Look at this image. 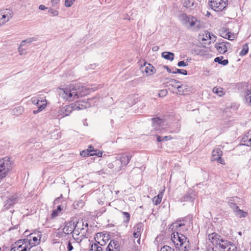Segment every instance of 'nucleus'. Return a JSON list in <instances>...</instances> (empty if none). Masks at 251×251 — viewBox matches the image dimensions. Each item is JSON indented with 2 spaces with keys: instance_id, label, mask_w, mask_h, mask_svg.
I'll list each match as a JSON object with an SVG mask.
<instances>
[{
  "instance_id": "obj_37",
  "label": "nucleus",
  "mask_w": 251,
  "mask_h": 251,
  "mask_svg": "<svg viewBox=\"0 0 251 251\" xmlns=\"http://www.w3.org/2000/svg\"><path fill=\"white\" fill-rule=\"evenodd\" d=\"M62 208H61V205H59L57 206V208L56 210H54L53 211L52 213L51 214L52 218H55L57 217L59 213H60L61 211Z\"/></svg>"
},
{
  "instance_id": "obj_30",
  "label": "nucleus",
  "mask_w": 251,
  "mask_h": 251,
  "mask_svg": "<svg viewBox=\"0 0 251 251\" xmlns=\"http://www.w3.org/2000/svg\"><path fill=\"white\" fill-rule=\"evenodd\" d=\"M16 196H12L11 198H9L6 201L5 206H6V208H8L9 206H11L15 202V201H16Z\"/></svg>"
},
{
  "instance_id": "obj_39",
  "label": "nucleus",
  "mask_w": 251,
  "mask_h": 251,
  "mask_svg": "<svg viewBox=\"0 0 251 251\" xmlns=\"http://www.w3.org/2000/svg\"><path fill=\"white\" fill-rule=\"evenodd\" d=\"M176 94L180 95H185V90L183 89V85L180 84L178 87Z\"/></svg>"
},
{
  "instance_id": "obj_20",
  "label": "nucleus",
  "mask_w": 251,
  "mask_h": 251,
  "mask_svg": "<svg viewBox=\"0 0 251 251\" xmlns=\"http://www.w3.org/2000/svg\"><path fill=\"white\" fill-rule=\"evenodd\" d=\"M105 236L102 233H98L95 237V241L100 246H103L105 244L106 241L104 240Z\"/></svg>"
},
{
  "instance_id": "obj_4",
  "label": "nucleus",
  "mask_w": 251,
  "mask_h": 251,
  "mask_svg": "<svg viewBox=\"0 0 251 251\" xmlns=\"http://www.w3.org/2000/svg\"><path fill=\"white\" fill-rule=\"evenodd\" d=\"M11 164L12 161L9 157L5 156L0 159V179L5 177L11 170Z\"/></svg>"
},
{
  "instance_id": "obj_14",
  "label": "nucleus",
  "mask_w": 251,
  "mask_h": 251,
  "mask_svg": "<svg viewBox=\"0 0 251 251\" xmlns=\"http://www.w3.org/2000/svg\"><path fill=\"white\" fill-rule=\"evenodd\" d=\"M108 167L112 169L115 172H119L123 166L118 159L117 157H115L111 163L108 164Z\"/></svg>"
},
{
  "instance_id": "obj_54",
  "label": "nucleus",
  "mask_w": 251,
  "mask_h": 251,
  "mask_svg": "<svg viewBox=\"0 0 251 251\" xmlns=\"http://www.w3.org/2000/svg\"><path fill=\"white\" fill-rule=\"evenodd\" d=\"M31 101L32 103L37 105L39 104L40 100L38 99H37L35 97H33L31 98Z\"/></svg>"
},
{
  "instance_id": "obj_57",
  "label": "nucleus",
  "mask_w": 251,
  "mask_h": 251,
  "mask_svg": "<svg viewBox=\"0 0 251 251\" xmlns=\"http://www.w3.org/2000/svg\"><path fill=\"white\" fill-rule=\"evenodd\" d=\"M246 135L249 138V142H251V130H250Z\"/></svg>"
},
{
  "instance_id": "obj_33",
  "label": "nucleus",
  "mask_w": 251,
  "mask_h": 251,
  "mask_svg": "<svg viewBox=\"0 0 251 251\" xmlns=\"http://www.w3.org/2000/svg\"><path fill=\"white\" fill-rule=\"evenodd\" d=\"M223 58V56L220 57H217L215 58L214 61L216 62H218L219 64H222L223 65H226L228 63V60L225 59L222 60V59Z\"/></svg>"
},
{
  "instance_id": "obj_26",
  "label": "nucleus",
  "mask_w": 251,
  "mask_h": 251,
  "mask_svg": "<svg viewBox=\"0 0 251 251\" xmlns=\"http://www.w3.org/2000/svg\"><path fill=\"white\" fill-rule=\"evenodd\" d=\"M174 56V54L171 52L164 51L162 53V57L168 60L173 61Z\"/></svg>"
},
{
  "instance_id": "obj_52",
  "label": "nucleus",
  "mask_w": 251,
  "mask_h": 251,
  "mask_svg": "<svg viewBox=\"0 0 251 251\" xmlns=\"http://www.w3.org/2000/svg\"><path fill=\"white\" fill-rule=\"evenodd\" d=\"M152 201L154 204L157 205L158 204L160 203L161 201L160 200V199H158V197H154L152 199Z\"/></svg>"
},
{
  "instance_id": "obj_27",
  "label": "nucleus",
  "mask_w": 251,
  "mask_h": 251,
  "mask_svg": "<svg viewBox=\"0 0 251 251\" xmlns=\"http://www.w3.org/2000/svg\"><path fill=\"white\" fill-rule=\"evenodd\" d=\"M41 102H42V104L38 107V109L36 110H34L33 111V113L34 114H36L39 113L40 112L42 111L43 110H44L46 108V107L47 105V100H41Z\"/></svg>"
},
{
  "instance_id": "obj_18",
  "label": "nucleus",
  "mask_w": 251,
  "mask_h": 251,
  "mask_svg": "<svg viewBox=\"0 0 251 251\" xmlns=\"http://www.w3.org/2000/svg\"><path fill=\"white\" fill-rule=\"evenodd\" d=\"M120 250L119 243L114 240L110 241L106 248V251H120Z\"/></svg>"
},
{
  "instance_id": "obj_35",
  "label": "nucleus",
  "mask_w": 251,
  "mask_h": 251,
  "mask_svg": "<svg viewBox=\"0 0 251 251\" xmlns=\"http://www.w3.org/2000/svg\"><path fill=\"white\" fill-rule=\"evenodd\" d=\"M248 50H249V47H248V45L247 44L243 45L242 46V50H241V51L240 52V55L241 56H244V55H246L248 53Z\"/></svg>"
},
{
  "instance_id": "obj_56",
  "label": "nucleus",
  "mask_w": 251,
  "mask_h": 251,
  "mask_svg": "<svg viewBox=\"0 0 251 251\" xmlns=\"http://www.w3.org/2000/svg\"><path fill=\"white\" fill-rule=\"evenodd\" d=\"M33 233L29 234L30 238H32L33 241L34 242V244H36L38 243V238L35 236H32Z\"/></svg>"
},
{
  "instance_id": "obj_23",
  "label": "nucleus",
  "mask_w": 251,
  "mask_h": 251,
  "mask_svg": "<svg viewBox=\"0 0 251 251\" xmlns=\"http://www.w3.org/2000/svg\"><path fill=\"white\" fill-rule=\"evenodd\" d=\"M66 108L64 111V117L65 116H68L71 113L73 110H76L75 106L74 103H71L68 106H65Z\"/></svg>"
},
{
  "instance_id": "obj_38",
  "label": "nucleus",
  "mask_w": 251,
  "mask_h": 251,
  "mask_svg": "<svg viewBox=\"0 0 251 251\" xmlns=\"http://www.w3.org/2000/svg\"><path fill=\"white\" fill-rule=\"evenodd\" d=\"M76 244V242L75 241L74 239L73 241H69L67 246L68 251H71L73 249V244Z\"/></svg>"
},
{
  "instance_id": "obj_43",
  "label": "nucleus",
  "mask_w": 251,
  "mask_h": 251,
  "mask_svg": "<svg viewBox=\"0 0 251 251\" xmlns=\"http://www.w3.org/2000/svg\"><path fill=\"white\" fill-rule=\"evenodd\" d=\"M33 41H34V40L32 38H29V39H26V40H23L21 42L20 46L23 47V46L25 45V43L30 44Z\"/></svg>"
},
{
  "instance_id": "obj_8",
  "label": "nucleus",
  "mask_w": 251,
  "mask_h": 251,
  "mask_svg": "<svg viewBox=\"0 0 251 251\" xmlns=\"http://www.w3.org/2000/svg\"><path fill=\"white\" fill-rule=\"evenodd\" d=\"M152 121L153 127L156 131H160L161 133L165 129L166 122L162 119L159 118H155L152 119Z\"/></svg>"
},
{
  "instance_id": "obj_1",
  "label": "nucleus",
  "mask_w": 251,
  "mask_h": 251,
  "mask_svg": "<svg viewBox=\"0 0 251 251\" xmlns=\"http://www.w3.org/2000/svg\"><path fill=\"white\" fill-rule=\"evenodd\" d=\"M90 92V89L85 86L70 85L64 88V100L72 101L88 95Z\"/></svg>"
},
{
  "instance_id": "obj_6",
  "label": "nucleus",
  "mask_w": 251,
  "mask_h": 251,
  "mask_svg": "<svg viewBox=\"0 0 251 251\" xmlns=\"http://www.w3.org/2000/svg\"><path fill=\"white\" fill-rule=\"evenodd\" d=\"M227 4V0H209V6L216 12L222 11Z\"/></svg>"
},
{
  "instance_id": "obj_49",
  "label": "nucleus",
  "mask_w": 251,
  "mask_h": 251,
  "mask_svg": "<svg viewBox=\"0 0 251 251\" xmlns=\"http://www.w3.org/2000/svg\"><path fill=\"white\" fill-rule=\"evenodd\" d=\"M62 232L63 229H58V231H57L55 233V236L58 237L59 238H61L63 235Z\"/></svg>"
},
{
  "instance_id": "obj_2",
  "label": "nucleus",
  "mask_w": 251,
  "mask_h": 251,
  "mask_svg": "<svg viewBox=\"0 0 251 251\" xmlns=\"http://www.w3.org/2000/svg\"><path fill=\"white\" fill-rule=\"evenodd\" d=\"M75 221L72 220L66 223L64 227V233L69 234L74 232L77 235L81 234L82 236H85L88 231V224H84L82 222H78L75 225Z\"/></svg>"
},
{
  "instance_id": "obj_55",
  "label": "nucleus",
  "mask_w": 251,
  "mask_h": 251,
  "mask_svg": "<svg viewBox=\"0 0 251 251\" xmlns=\"http://www.w3.org/2000/svg\"><path fill=\"white\" fill-rule=\"evenodd\" d=\"M188 65V63H186L184 61H180L178 62L177 63V66L179 67H185V66H187Z\"/></svg>"
},
{
  "instance_id": "obj_31",
  "label": "nucleus",
  "mask_w": 251,
  "mask_h": 251,
  "mask_svg": "<svg viewBox=\"0 0 251 251\" xmlns=\"http://www.w3.org/2000/svg\"><path fill=\"white\" fill-rule=\"evenodd\" d=\"M25 245L23 244V241L20 240L15 242V245L12 248H18V251H20L22 248H24Z\"/></svg>"
},
{
  "instance_id": "obj_25",
  "label": "nucleus",
  "mask_w": 251,
  "mask_h": 251,
  "mask_svg": "<svg viewBox=\"0 0 251 251\" xmlns=\"http://www.w3.org/2000/svg\"><path fill=\"white\" fill-rule=\"evenodd\" d=\"M212 92L220 97H222L225 94L224 89L220 87H214L212 89Z\"/></svg>"
},
{
  "instance_id": "obj_11",
  "label": "nucleus",
  "mask_w": 251,
  "mask_h": 251,
  "mask_svg": "<svg viewBox=\"0 0 251 251\" xmlns=\"http://www.w3.org/2000/svg\"><path fill=\"white\" fill-rule=\"evenodd\" d=\"M219 31L222 37L229 40H233L236 37L235 34L230 32L229 29L226 27H222Z\"/></svg>"
},
{
  "instance_id": "obj_19",
  "label": "nucleus",
  "mask_w": 251,
  "mask_h": 251,
  "mask_svg": "<svg viewBox=\"0 0 251 251\" xmlns=\"http://www.w3.org/2000/svg\"><path fill=\"white\" fill-rule=\"evenodd\" d=\"M131 158L132 155L130 154H123L120 157L118 158V159L121 163L122 166L124 167L128 164Z\"/></svg>"
},
{
  "instance_id": "obj_64",
  "label": "nucleus",
  "mask_w": 251,
  "mask_h": 251,
  "mask_svg": "<svg viewBox=\"0 0 251 251\" xmlns=\"http://www.w3.org/2000/svg\"><path fill=\"white\" fill-rule=\"evenodd\" d=\"M159 48L158 46H154L152 48V50L153 51H156L158 50Z\"/></svg>"
},
{
  "instance_id": "obj_29",
  "label": "nucleus",
  "mask_w": 251,
  "mask_h": 251,
  "mask_svg": "<svg viewBox=\"0 0 251 251\" xmlns=\"http://www.w3.org/2000/svg\"><path fill=\"white\" fill-rule=\"evenodd\" d=\"M216 39V37L213 35V34H211L209 32H207L205 33V37L203 38L202 40H209V44L212 42H214L215 41Z\"/></svg>"
},
{
  "instance_id": "obj_45",
  "label": "nucleus",
  "mask_w": 251,
  "mask_h": 251,
  "mask_svg": "<svg viewBox=\"0 0 251 251\" xmlns=\"http://www.w3.org/2000/svg\"><path fill=\"white\" fill-rule=\"evenodd\" d=\"M160 251H174V250L168 246H164L161 248Z\"/></svg>"
},
{
  "instance_id": "obj_15",
  "label": "nucleus",
  "mask_w": 251,
  "mask_h": 251,
  "mask_svg": "<svg viewBox=\"0 0 251 251\" xmlns=\"http://www.w3.org/2000/svg\"><path fill=\"white\" fill-rule=\"evenodd\" d=\"M208 239L213 244H216L219 246L221 243V242L223 240L222 237L216 233H212L209 234Z\"/></svg>"
},
{
  "instance_id": "obj_44",
  "label": "nucleus",
  "mask_w": 251,
  "mask_h": 251,
  "mask_svg": "<svg viewBox=\"0 0 251 251\" xmlns=\"http://www.w3.org/2000/svg\"><path fill=\"white\" fill-rule=\"evenodd\" d=\"M167 93L168 92L166 89L161 90L159 91L158 93V96L160 97H164L167 95Z\"/></svg>"
},
{
  "instance_id": "obj_53",
  "label": "nucleus",
  "mask_w": 251,
  "mask_h": 251,
  "mask_svg": "<svg viewBox=\"0 0 251 251\" xmlns=\"http://www.w3.org/2000/svg\"><path fill=\"white\" fill-rule=\"evenodd\" d=\"M18 52L19 54L21 55L26 54V52L25 51V50L24 49H23L22 47L21 46H20L18 48Z\"/></svg>"
},
{
  "instance_id": "obj_5",
  "label": "nucleus",
  "mask_w": 251,
  "mask_h": 251,
  "mask_svg": "<svg viewBox=\"0 0 251 251\" xmlns=\"http://www.w3.org/2000/svg\"><path fill=\"white\" fill-rule=\"evenodd\" d=\"M237 198V197L228 198L226 199V201L230 207L233 209L234 214L237 217L240 218L246 217L248 215V213L239 209V207L233 202Z\"/></svg>"
},
{
  "instance_id": "obj_63",
  "label": "nucleus",
  "mask_w": 251,
  "mask_h": 251,
  "mask_svg": "<svg viewBox=\"0 0 251 251\" xmlns=\"http://www.w3.org/2000/svg\"><path fill=\"white\" fill-rule=\"evenodd\" d=\"M156 138H157V141L158 142H161L163 141L162 138L159 135H157Z\"/></svg>"
},
{
  "instance_id": "obj_59",
  "label": "nucleus",
  "mask_w": 251,
  "mask_h": 251,
  "mask_svg": "<svg viewBox=\"0 0 251 251\" xmlns=\"http://www.w3.org/2000/svg\"><path fill=\"white\" fill-rule=\"evenodd\" d=\"M163 69H166L167 72L170 73H172L173 72L171 71V70L167 66H163L162 67Z\"/></svg>"
},
{
  "instance_id": "obj_22",
  "label": "nucleus",
  "mask_w": 251,
  "mask_h": 251,
  "mask_svg": "<svg viewBox=\"0 0 251 251\" xmlns=\"http://www.w3.org/2000/svg\"><path fill=\"white\" fill-rule=\"evenodd\" d=\"M194 196L195 194L192 191H189L187 194L181 198V201H192Z\"/></svg>"
},
{
  "instance_id": "obj_9",
  "label": "nucleus",
  "mask_w": 251,
  "mask_h": 251,
  "mask_svg": "<svg viewBox=\"0 0 251 251\" xmlns=\"http://www.w3.org/2000/svg\"><path fill=\"white\" fill-rule=\"evenodd\" d=\"M219 247L224 250V251H237L236 245L231 242L226 240L223 239Z\"/></svg>"
},
{
  "instance_id": "obj_28",
  "label": "nucleus",
  "mask_w": 251,
  "mask_h": 251,
  "mask_svg": "<svg viewBox=\"0 0 251 251\" xmlns=\"http://www.w3.org/2000/svg\"><path fill=\"white\" fill-rule=\"evenodd\" d=\"M169 86H172L174 88L177 89L180 85L181 82L178 80L174 79H170L169 81H167Z\"/></svg>"
},
{
  "instance_id": "obj_62",
  "label": "nucleus",
  "mask_w": 251,
  "mask_h": 251,
  "mask_svg": "<svg viewBox=\"0 0 251 251\" xmlns=\"http://www.w3.org/2000/svg\"><path fill=\"white\" fill-rule=\"evenodd\" d=\"M171 139L170 136H165L162 137L163 140H168Z\"/></svg>"
},
{
  "instance_id": "obj_50",
  "label": "nucleus",
  "mask_w": 251,
  "mask_h": 251,
  "mask_svg": "<svg viewBox=\"0 0 251 251\" xmlns=\"http://www.w3.org/2000/svg\"><path fill=\"white\" fill-rule=\"evenodd\" d=\"M89 151H87V150H84L80 152V155L82 157H86L89 156L90 155V153H88Z\"/></svg>"
},
{
  "instance_id": "obj_36",
  "label": "nucleus",
  "mask_w": 251,
  "mask_h": 251,
  "mask_svg": "<svg viewBox=\"0 0 251 251\" xmlns=\"http://www.w3.org/2000/svg\"><path fill=\"white\" fill-rule=\"evenodd\" d=\"M245 100L246 102L251 105V91L247 90L246 92Z\"/></svg>"
},
{
  "instance_id": "obj_60",
  "label": "nucleus",
  "mask_w": 251,
  "mask_h": 251,
  "mask_svg": "<svg viewBox=\"0 0 251 251\" xmlns=\"http://www.w3.org/2000/svg\"><path fill=\"white\" fill-rule=\"evenodd\" d=\"M163 194V192H160L159 193L158 195L155 197H158V199H160V200L161 201L162 198Z\"/></svg>"
},
{
  "instance_id": "obj_17",
  "label": "nucleus",
  "mask_w": 251,
  "mask_h": 251,
  "mask_svg": "<svg viewBox=\"0 0 251 251\" xmlns=\"http://www.w3.org/2000/svg\"><path fill=\"white\" fill-rule=\"evenodd\" d=\"M193 17L191 15H187L186 14H182L179 16V19L183 25L188 28Z\"/></svg>"
},
{
  "instance_id": "obj_12",
  "label": "nucleus",
  "mask_w": 251,
  "mask_h": 251,
  "mask_svg": "<svg viewBox=\"0 0 251 251\" xmlns=\"http://www.w3.org/2000/svg\"><path fill=\"white\" fill-rule=\"evenodd\" d=\"M133 236L135 238H138L137 242L138 244H140V237L143 230V225L142 223H140L135 225L133 228Z\"/></svg>"
},
{
  "instance_id": "obj_58",
  "label": "nucleus",
  "mask_w": 251,
  "mask_h": 251,
  "mask_svg": "<svg viewBox=\"0 0 251 251\" xmlns=\"http://www.w3.org/2000/svg\"><path fill=\"white\" fill-rule=\"evenodd\" d=\"M39 9L41 10H46V9H48V7H47L46 6H45V5H40L39 6Z\"/></svg>"
},
{
  "instance_id": "obj_51",
  "label": "nucleus",
  "mask_w": 251,
  "mask_h": 251,
  "mask_svg": "<svg viewBox=\"0 0 251 251\" xmlns=\"http://www.w3.org/2000/svg\"><path fill=\"white\" fill-rule=\"evenodd\" d=\"M102 154V152L100 151H98L97 150H96V152H94V153H91V155H97L98 157H101Z\"/></svg>"
},
{
  "instance_id": "obj_34",
  "label": "nucleus",
  "mask_w": 251,
  "mask_h": 251,
  "mask_svg": "<svg viewBox=\"0 0 251 251\" xmlns=\"http://www.w3.org/2000/svg\"><path fill=\"white\" fill-rule=\"evenodd\" d=\"M183 5L187 8H191L193 6L194 1L193 0H182Z\"/></svg>"
},
{
  "instance_id": "obj_7",
  "label": "nucleus",
  "mask_w": 251,
  "mask_h": 251,
  "mask_svg": "<svg viewBox=\"0 0 251 251\" xmlns=\"http://www.w3.org/2000/svg\"><path fill=\"white\" fill-rule=\"evenodd\" d=\"M13 16V11L9 9L0 10V25L8 22Z\"/></svg>"
},
{
  "instance_id": "obj_47",
  "label": "nucleus",
  "mask_w": 251,
  "mask_h": 251,
  "mask_svg": "<svg viewBox=\"0 0 251 251\" xmlns=\"http://www.w3.org/2000/svg\"><path fill=\"white\" fill-rule=\"evenodd\" d=\"M75 0H66L65 5L66 7H70Z\"/></svg>"
},
{
  "instance_id": "obj_48",
  "label": "nucleus",
  "mask_w": 251,
  "mask_h": 251,
  "mask_svg": "<svg viewBox=\"0 0 251 251\" xmlns=\"http://www.w3.org/2000/svg\"><path fill=\"white\" fill-rule=\"evenodd\" d=\"M86 150L87 151H89L88 153H90V155H91V153L96 152V150H95L94 147L90 145L88 147V148Z\"/></svg>"
},
{
  "instance_id": "obj_16",
  "label": "nucleus",
  "mask_w": 251,
  "mask_h": 251,
  "mask_svg": "<svg viewBox=\"0 0 251 251\" xmlns=\"http://www.w3.org/2000/svg\"><path fill=\"white\" fill-rule=\"evenodd\" d=\"M202 23L201 21L197 20L195 17H193L188 28L199 30L202 26Z\"/></svg>"
},
{
  "instance_id": "obj_10",
  "label": "nucleus",
  "mask_w": 251,
  "mask_h": 251,
  "mask_svg": "<svg viewBox=\"0 0 251 251\" xmlns=\"http://www.w3.org/2000/svg\"><path fill=\"white\" fill-rule=\"evenodd\" d=\"M223 155V152L220 149H214L212 153L211 160L217 161L221 164L225 163L224 161L221 158Z\"/></svg>"
},
{
  "instance_id": "obj_21",
  "label": "nucleus",
  "mask_w": 251,
  "mask_h": 251,
  "mask_svg": "<svg viewBox=\"0 0 251 251\" xmlns=\"http://www.w3.org/2000/svg\"><path fill=\"white\" fill-rule=\"evenodd\" d=\"M156 69L153 66L148 64V66L146 67L144 71L147 75H152L156 73Z\"/></svg>"
},
{
  "instance_id": "obj_42",
  "label": "nucleus",
  "mask_w": 251,
  "mask_h": 251,
  "mask_svg": "<svg viewBox=\"0 0 251 251\" xmlns=\"http://www.w3.org/2000/svg\"><path fill=\"white\" fill-rule=\"evenodd\" d=\"M242 141L248 146L251 145V142H249V138L246 134L242 138Z\"/></svg>"
},
{
  "instance_id": "obj_61",
  "label": "nucleus",
  "mask_w": 251,
  "mask_h": 251,
  "mask_svg": "<svg viewBox=\"0 0 251 251\" xmlns=\"http://www.w3.org/2000/svg\"><path fill=\"white\" fill-rule=\"evenodd\" d=\"M183 89L185 90V94L189 91V90H188V87L186 85H183Z\"/></svg>"
},
{
  "instance_id": "obj_13",
  "label": "nucleus",
  "mask_w": 251,
  "mask_h": 251,
  "mask_svg": "<svg viewBox=\"0 0 251 251\" xmlns=\"http://www.w3.org/2000/svg\"><path fill=\"white\" fill-rule=\"evenodd\" d=\"M215 46L219 53L223 54L227 51V49L230 48V44L227 42H221L216 44Z\"/></svg>"
},
{
  "instance_id": "obj_41",
  "label": "nucleus",
  "mask_w": 251,
  "mask_h": 251,
  "mask_svg": "<svg viewBox=\"0 0 251 251\" xmlns=\"http://www.w3.org/2000/svg\"><path fill=\"white\" fill-rule=\"evenodd\" d=\"M48 12L52 16H56L58 15V11L53 8H49Z\"/></svg>"
},
{
  "instance_id": "obj_24",
  "label": "nucleus",
  "mask_w": 251,
  "mask_h": 251,
  "mask_svg": "<svg viewBox=\"0 0 251 251\" xmlns=\"http://www.w3.org/2000/svg\"><path fill=\"white\" fill-rule=\"evenodd\" d=\"M76 110L85 109L89 106V104L85 101L78 102L75 104Z\"/></svg>"
},
{
  "instance_id": "obj_32",
  "label": "nucleus",
  "mask_w": 251,
  "mask_h": 251,
  "mask_svg": "<svg viewBox=\"0 0 251 251\" xmlns=\"http://www.w3.org/2000/svg\"><path fill=\"white\" fill-rule=\"evenodd\" d=\"M90 251H102V249L101 246L98 245V244L94 243L91 245Z\"/></svg>"
},
{
  "instance_id": "obj_46",
  "label": "nucleus",
  "mask_w": 251,
  "mask_h": 251,
  "mask_svg": "<svg viewBox=\"0 0 251 251\" xmlns=\"http://www.w3.org/2000/svg\"><path fill=\"white\" fill-rule=\"evenodd\" d=\"M123 215L126 218V220L124 221L125 222L127 223L130 220V214L128 212H123Z\"/></svg>"
},
{
  "instance_id": "obj_3",
  "label": "nucleus",
  "mask_w": 251,
  "mask_h": 251,
  "mask_svg": "<svg viewBox=\"0 0 251 251\" xmlns=\"http://www.w3.org/2000/svg\"><path fill=\"white\" fill-rule=\"evenodd\" d=\"M171 240L176 247L180 248L182 251H188L190 247L188 239L182 234L178 232L172 233Z\"/></svg>"
},
{
  "instance_id": "obj_40",
  "label": "nucleus",
  "mask_w": 251,
  "mask_h": 251,
  "mask_svg": "<svg viewBox=\"0 0 251 251\" xmlns=\"http://www.w3.org/2000/svg\"><path fill=\"white\" fill-rule=\"evenodd\" d=\"M176 71H173V74L179 73L184 75H187V71L186 70L176 69Z\"/></svg>"
}]
</instances>
